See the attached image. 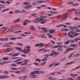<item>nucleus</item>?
I'll return each mask as SVG.
<instances>
[{"instance_id":"ddd939ff","label":"nucleus","mask_w":80,"mask_h":80,"mask_svg":"<svg viewBox=\"0 0 80 80\" xmlns=\"http://www.w3.org/2000/svg\"><path fill=\"white\" fill-rule=\"evenodd\" d=\"M9 31V28H6L4 29L3 30V32L4 33H5V32L6 33H7V32H8Z\"/></svg>"},{"instance_id":"4c0bfd02","label":"nucleus","mask_w":80,"mask_h":80,"mask_svg":"<svg viewBox=\"0 0 80 80\" xmlns=\"http://www.w3.org/2000/svg\"><path fill=\"white\" fill-rule=\"evenodd\" d=\"M35 15H37V14L36 13H34L31 15V17H35Z\"/></svg>"},{"instance_id":"aec40b11","label":"nucleus","mask_w":80,"mask_h":80,"mask_svg":"<svg viewBox=\"0 0 80 80\" xmlns=\"http://www.w3.org/2000/svg\"><path fill=\"white\" fill-rule=\"evenodd\" d=\"M70 47H77L78 46L75 44H71L70 45Z\"/></svg>"},{"instance_id":"f704fd0d","label":"nucleus","mask_w":80,"mask_h":80,"mask_svg":"<svg viewBox=\"0 0 80 80\" xmlns=\"http://www.w3.org/2000/svg\"><path fill=\"white\" fill-rule=\"evenodd\" d=\"M44 45H45V44H43L42 43H39V47H42Z\"/></svg>"},{"instance_id":"412c9836","label":"nucleus","mask_w":80,"mask_h":80,"mask_svg":"<svg viewBox=\"0 0 80 80\" xmlns=\"http://www.w3.org/2000/svg\"><path fill=\"white\" fill-rule=\"evenodd\" d=\"M47 20V19H46L45 20H44L41 22L40 23H41V24H44V23H45V22H46Z\"/></svg>"},{"instance_id":"a878e982","label":"nucleus","mask_w":80,"mask_h":80,"mask_svg":"<svg viewBox=\"0 0 80 80\" xmlns=\"http://www.w3.org/2000/svg\"><path fill=\"white\" fill-rule=\"evenodd\" d=\"M49 80H57V78H54L53 77L52 78L50 77L49 78Z\"/></svg>"},{"instance_id":"0e129e2a","label":"nucleus","mask_w":80,"mask_h":80,"mask_svg":"<svg viewBox=\"0 0 80 80\" xmlns=\"http://www.w3.org/2000/svg\"><path fill=\"white\" fill-rule=\"evenodd\" d=\"M55 74V72H53L52 73H50V75H54Z\"/></svg>"},{"instance_id":"f03ea898","label":"nucleus","mask_w":80,"mask_h":80,"mask_svg":"<svg viewBox=\"0 0 80 80\" xmlns=\"http://www.w3.org/2000/svg\"><path fill=\"white\" fill-rule=\"evenodd\" d=\"M25 48L28 49L26 50V51H25L26 50L25 49H24L22 50V48H21L20 51L21 52H24V54H26L28 52H30V51L31 47L30 46H26Z\"/></svg>"},{"instance_id":"2eb2a0df","label":"nucleus","mask_w":80,"mask_h":80,"mask_svg":"<svg viewBox=\"0 0 80 80\" xmlns=\"http://www.w3.org/2000/svg\"><path fill=\"white\" fill-rule=\"evenodd\" d=\"M19 21H20V19H18L14 21L13 22L14 23H18V22Z\"/></svg>"},{"instance_id":"ea45409f","label":"nucleus","mask_w":80,"mask_h":80,"mask_svg":"<svg viewBox=\"0 0 80 80\" xmlns=\"http://www.w3.org/2000/svg\"><path fill=\"white\" fill-rule=\"evenodd\" d=\"M72 24V23L71 22H67L66 23V25H70Z\"/></svg>"},{"instance_id":"79ce46f5","label":"nucleus","mask_w":80,"mask_h":80,"mask_svg":"<svg viewBox=\"0 0 80 80\" xmlns=\"http://www.w3.org/2000/svg\"><path fill=\"white\" fill-rule=\"evenodd\" d=\"M46 64V62H44L41 64V65H42V66H43V65H45Z\"/></svg>"},{"instance_id":"2f4dec72","label":"nucleus","mask_w":80,"mask_h":80,"mask_svg":"<svg viewBox=\"0 0 80 80\" xmlns=\"http://www.w3.org/2000/svg\"><path fill=\"white\" fill-rule=\"evenodd\" d=\"M23 5H29L30 3L27 2H25L23 3Z\"/></svg>"},{"instance_id":"f3484780","label":"nucleus","mask_w":80,"mask_h":80,"mask_svg":"<svg viewBox=\"0 0 80 80\" xmlns=\"http://www.w3.org/2000/svg\"><path fill=\"white\" fill-rule=\"evenodd\" d=\"M74 50L73 48H70L67 49V51H68L69 52V51H72V50Z\"/></svg>"},{"instance_id":"7c9ffc66","label":"nucleus","mask_w":80,"mask_h":80,"mask_svg":"<svg viewBox=\"0 0 80 80\" xmlns=\"http://www.w3.org/2000/svg\"><path fill=\"white\" fill-rule=\"evenodd\" d=\"M60 63L58 62L55 64L54 67H56L57 66H58V65H60Z\"/></svg>"},{"instance_id":"9d476101","label":"nucleus","mask_w":80,"mask_h":80,"mask_svg":"<svg viewBox=\"0 0 80 80\" xmlns=\"http://www.w3.org/2000/svg\"><path fill=\"white\" fill-rule=\"evenodd\" d=\"M49 33H51V34H52L53 33H55V29H52L49 31Z\"/></svg>"},{"instance_id":"774afa93","label":"nucleus","mask_w":80,"mask_h":80,"mask_svg":"<svg viewBox=\"0 0 80 80\" xmlns=\"http://www.w3.org/2000/svg\"><path fill=\"white\" fill-rule=\"evenodd\" d=\"M45 50V48H42L38 50V51H42V50Z\"/></svg>"},{"instance_id":"6e6552de","label":"nucleus","mask_w":80,"mask_h":80,"mask_svg":"<svg viewBox=\"0 0 80 80\" xmlns=\"http://www.w3.org/2000/svg\"><path fill=\"white\" fill-rule=\"evenodd\" d=\"M74 13L76 15L79 16V15H80V11L78 10L74 12Z\"/></svg>"},{"instance_id":"5fc2aeb1","label":"nucleus","mask_w":80,"mask_h":80,"mask_svg":"<svg viewBox=\"0 0 80 80\" xmlns=\"http://www.w3.org/2000/svg\"><path fill=\"white\" fill-rule=\"evenodd\" d=\"M51 52L53 54V55H54V54H55V53H56V52L54 50L52 51Z\"/></svg>"},{"instance_id":"de8ad7c7","label":"nucleus","mask_w":80,"mask_h":80,"mask_svg":"<svg viewBox=\"0 0 80 80\" xmlns=\"http://www.w3.org/2000/svg\"><path fill=\"white\" fill-rule=\"evenodd\" d=\"M15 48L16 49V50H18L19 51H20V48L16 47Z\"/></svg>"},{"instance_id":"39448f33","label":"nucleus","mask_w":80,"mask_h":80,"mask_svg":"<svg viewBox=\"0 0 80 80\" xmlns=\"http://www.w3.org/2000/svg\"><path fill=\"white\" fill-rule=\"evenodd\" d=\"M61 20L62 21H63V20H65L66 19V18H67V16L65 14H62L61 16Z\"/></svg>"},{"instance_id":"c9c22d12","label":"nucleus","mask_w":80,"mask_h":80,"mask_svg":"<svg viewBox=\"0 0 80 80\" xmlns=\"http://www.w3.org/2000/svg\"><path fill=\"white\" fill-rule=\"evenodd\" d=\"M36 74H40V71H34Z\"/></svg>"},{"instance_id":"393cba45","label":"nucleus","mask_w":80,"mask_h":80,"mask_svg":"<svg viewBox=\"0 0 80 80\" xmlns=\"http://www.w3.org/2000/svg\"><path fill=\"white\" fill-rule=\"evenodd\" d=\"M24 21L27 23H31V21L28 20H25Z\"/></svg>"},{"instance_id":"f257e3e1","label":"nucleus","mask_w":80,"mask_h":80,"mask_svg":"<svg viewBox=\"0 0 80 80\" xmlns=\"http://www.w3.org/2000/svg\"><path fill=\"white\" fill-rule=\"evenodd\" d=\"M79 34H80L79 33H75V31L73 30L69 31L68 33V37L70 38H73L74 37H76Z\"/></svg>"},{"instance_id":"c756f323","label":"nucleus","mask_w":80,"mask_h":80,"mask_svg":"<svg viewBox=\"0 0 80 80\" xmlns=\"http://www.w3.org/2000/svg\"><path fill=\"white\" fill-rule=\"evenodd\" d=\"M2 59H3V60H7L8 59V58L3 57L2 58Z\"/></svg>"},{"instance_id":"13d9d810","label":"nucleus","mask_w":80,"mask_h":80,"mask_svg":"<svg viewBox=\"0 0 80 80\" xmlns=\"http://www.w3.org/2000/svg\"><path fill=\"white\" fill-rule=\"evenodd\" d=\"M3 73H4L5 74H8V72L7 71H4L3 72Z\"/></svg>"},{"instance_id":"423d86ee","label":"nucleus","mask_w":80,"mask_h":80,"mask_svg":"<svg viewBox=\"0 0 80 80\" xmlns=\"http://www.w3.org/2000/svg\"><path fill=\"white\" fill-rule=\"evenodd\" d=\"M9 78L10 77L7 75H5L3 76L0 75V79H5V78Z\"/></svg>"},{"instance_id":"20e7f679","label":"nucleus","mask_w":80,"mask_h":80,"mask_svg":"<svg viewBox=\"0 0 80 80\" xmlns=\"http://www.w3.org/2000/svg\"><path fill=\"white\" fill-rule=\"evenodd\" d=\"M35 74H36V73L35 71H33L31 72L30 75L31 77H32V78H36L37 77V75H36Z\"/></svg>"},{"instance_id":"49530a36","label":"nucleus","mask_w":80,"mask_h":80,"mask_svg":"<svg viewBox=\"0 0 80 80\" xmlns=\"http://www.w3.org/2000/svg\"><path fill=\"white\" fill-rule=\"evenodd\" d=\"M35 61L36 62H41V60L38 59V58L36 59H35Z\"/></svg>"},{"instance_id":"1a4fd4ad","label":"nucleus","mask_w":80,"mask_h":80,"mask_svg":"<svg viewBox=\"0 0 80 80\" xmlns=\"http://www.w3.org/2000/svg\"><path fill=\"white\" fill-rule=\"evenodd\" d=\"M63 26L64 28H66V27H67V26L65 25H63V24H62L56 26V27L57 28L60 27H62V26Z\"/></svg>"},{"instance_id":"bf43d9fd","label":"nucleus","mask_w":80,"mask_h":80,"mask_svg":"<svg viewBox=\"0 0 80 80\" xmlns=\"http://www.w3.org/2000/svg\"><path fill=\"white\" fill-rule=\"evenodd\" d=\"M68 28H70V29H71V30H73V27H72V26H68Z\"/></svg>"},{"instance_id":"a18cd8bd","label":"nucleus","mask_w":80,"mask_h":80,"mask_svg":"<svg viewBox=\"0 0 80 80\" xmlns=\"http://www.w3.org/2000/svg\"><path fill=\"white\" fill-rule=\"evenodd\" d=\"M44 56H45L46 57L45 58H48V56H49V54H45Z\"/></svg>"},{"instance_id":"864d4df0","label":"nucleus","mask_w":80,"mask_h":80,"mask_svg":"<svg viewBox=\"0 0 80 80\" xmlns=\"http://www.w3.org/2000/svg\"><path fill=\"white\" fill-rule=\"evenodd\" d=\"M20 59H17V60H15L14 61V62H19V61H20Z\"/></svg>"},{"instance_id":"c85d7f7f","label":"nucleus","mask_w":80,"mask_h":80,"mask_svg":"<svg viewBox=\"0 0 80 80\" xmlns=\"http://www.w3.org/2000/svg\"><path fill=\"white\" fill-rule=\"evenodd\" d=\"M42 38H45V36L44 34H40L39 35Z\"/></svg>"},{"instance_id":"cd10ccee","label":"nucleus","mask_w":80,"mask_h":80,"mask_svg":"<svg viewBox=\"0 0 80 80\" xmlns=\"http://www.w3.org/2000/svg\"><path fill=\"white\" fill-rule=\"evenodd\" d=\"M9 10H10V9L9 8H7V9H4V10H2V12H7V11H9Z\"/></svg>"},{"instance_id":"5701e85b","label":"nucleus","mask_w":80,"mask_h":80,"mask_svg":"<svg viewBox=\"0 0 80 80\" xmlns=\"http://www.w3.org/2000/svg\"><path fill=\"white\" fill-rule=\"evenodd\" d=\"M70 43V40L66 41L64 43V45H68Z\"/></svg>"},{"instance_id":"7ed1b4c3","label":"nucleus","mask_w":80,"mask_h":80,"mask_svg":"<svg viewBox=\"0 0 80 80\" xmlns=\"http://www.w3.org/2000/svg\"><path fill=\"white\" fill-rule=\"evenodd\" d=\"M44 18H47V16H46L43 17H40L39 18H36L35 19V20L36 21H34V22L35 23H39L40 22H42V21L44 20Z\"/></svg>"},{"instance_id":"338daca9","label":"nucleus","mask_w":80,"mask_h":80,"mask_svg":"<svg viewBox=\"0 0 80 80\" xmlns=\"http://www.w3.org/2000/svg\"><path fill=\"white\" fill-rule=\"evenodd\" d=\"M70 76L71 77H74V74H71Z\"/></svg>"},{"instance_id":"a19ab883","label":"nucleus","mask_w":80,"mask_h":80,"mask_svg":"<svg viewBox=\"0 0 80 80\" xmlns=\"http://www.w3.org/2000/svg\"><path fill=\"white\" fill-rule=\"evenodd\" d=\"M11 66L12 67H17V64L13 63V64H12L11 65Z\"/></svg>"},{"instance_id":"473e14b6","label":"nucleus","mask_w":80,"mask_h":80,"mask_svg":"<svg viewBox=\"0 0 80 80\" xmlns=\"http://www.w3.org/2000/svg\"><path fill=\"white\" fill-rule=\"evenodd\" d=\"M55 62H53V63L51 64L49 66V67H52V66H53Z\"/></svg>"},{"instance_id":"72a5a7b5","label":"nucleus","mask_w":80,"mask_h":80,"mask_svg":"<svg viewBox=\"0 0 80 80\" xmlns=\"http://www.w3.org/2000/svg\"><path fill=\"white\" fill-rule=\"evenodd\" d=\"M80 68V66H79V67H76L75 68L72 69V70H77V69H78V68Z\"/></svg>"},{"instance_id":"37998d69","label":"nucleus","mask_w":80,"mask_h":80,"mask_svg":"<svg viewBox=\"0 0 80 80\" xmlns=\"http://www.w3.org/2000/svg\"><path fill=\"white\" fill-rule=\"evenodd\" d=\"M47 60V58H44L42 60V62H45Z\"/></svg>"},{"instance_id":"4d7b16f0","label":"nucleus","mask_w":80,"mask_h":80,"mask_svg":"<svg viewBox=\"0 0 80 80\" xmlns=\"http://www.w3.org/2000/svg\"><path fill=\"white\" fill-rule=\"evenodd\" d=\"M27 78V76H24L23 77H21V78Z\"/></svg>"},{"instance_id":"69168bd1","label":"nucleus","mask_w":80,"mask_h":80,"mask_svg":"<svg viewBox=\"0 0 80 80\" xmlns=\"http://www.w3.org/2000/svg\"><path fill=\"white\" fill-rule=\"evenodd\" d=\"M16 28H17L16 30H19L20 29V27L18 26L17 27H16Z\"/></svg>"},{"instance_id":"a211bd4d","label":"nucleus","mask_w":80,"mask_h":80,"mask_svg":"<svg viewBox=\"0 0 80 80\" xmlns=\"http://www.w3.org/2000/svg\"><path fill=\"white\" fill-rule=\"evenodd\" d=\"M47 34L48 35V37L50 38H53V36H52V35L50 34L47 33Z\"/></svg>"},{"instance_id":"9b49d317","label":"nucleus","mask_w":80,"mask_h":80,"mask_svg":"<svg viewBox=\"0 0 80 80\" xmlns=\"http://www.w3.org/2000/svg\"><path fill=\"white\" fill-rule=\"evenodd\" d=\"M59 46H60L59 47V48H58L57 50L58 51H62V50H63V48H62V46L61 45H59Z\"/></svg>"},{"instance_id":"b1692460","label":"nucleus","mask_w":80,"mask_h":80,"mask_svg":"<svg viewBox=\"0 0 80 80\" xmlns=\"http://www.w3.org/2000/svg\"><path fill=\"white\" fill-rule=\"evenodd\" d=\"M5 45H6V47H11V46L10 45V43L9 42L8 43H6Z\"/></svg>"},{"instance_id":"6ab92c4d","label":"nucleus","mask_w":80,"mask_h":80,"mask_svg":"<svg viewBox=\"0 0 80 80\" xmlns=\"http://www.w3.org/2000/svg\"><path fill=\"white\" fill-rule=\"evenodd\" d=\"M19 54H20V53H15L14 54H13V55H12V57H16V56H18V55H19Z\"/></svg>"},{"instance_id":"dca6fc26","label":"nucleus","mask_w":80,"mask_h":80,"mask_svg":"<svg viewBox=\"0 0 80 80\" xmlns=\"http://www.w3.org/2000/svg\"><path fill=\"white\" fill-rule=\"evenodd\" d=\"M25 69V67H21V69L22 70H21V72L22 73H24V72H25V70L24 69Z\"/></svg>"},{"instance_id":"09e8293b","label":"nucleus","mask_w":80,"mask_h":80,"mask_svg":"<svg viewBox=\"0 0 80 80\" xmlns=\"http://www.w3.org/2000/svg\"><path fill=\"white\" fill-rule=\"evenodd\" d=\"M31 29L32 30H35L34 26H31Z\"/></svg>"},{"instance_id":"bb28decb","label":"nucleus","mask_w":80,"mask_h":80,"mask_svg":"<svg viewBox=\"0 0 80 80\" xmlns=\"http://www.w3.org/2000/svg\"><path fill=\"white\" fill-rule=\"evenodd\" d=\"M59 47H60V45H58L57 46H54L52 47V48H58Z\"/></svg>"},{"instance_id":"6e6d98bb","label":"nucleus","mask_w":80,"mask_h":80,"mask_svg":"<svg viewBox=\"0 0 80 80\" xmlns=\"http://www.w3.org/2000/svg\"><path fill=\"white\" fill-rule=\"evenodd\" d=\"M73 53H71L70 55H69L68 58H71V57H72V55H73Z\"/></svg>"},{"instance_id":"e433bc0d","label":"nucleus","mask_w":80,"mask_h":80,"mask_svg":"<svg viewBox=\"0 0 80 80\" xmlns=\"http://www.w3.org/2000/svg\"><path fill=\"white\" fill-rule=\"evenodd\" d=\"M10 39L11 40H16L17 38H14V37L11 38Z\"/></svg>"},{"instance_id":"f8f14e48","label":"nucleus","mask_w":80,"mask_h":80,"mask_svg":"<svg viewBox=\"0 0 80 80\" xmlns=\"http://www.w3.org/2000/svg\"><path fill=\"white\" fill-rule=\"evenodd\" d=\"M80 56V54L78 53L76 54H75L73 56V58H76V57H78Z\"/></svg>"},{"instance_id":"3c124183","label":"nucleus","mask_w":80,"mask_h":80,"mask_svg":"<svg viewBox=\"0 0 80 80\" xmlns=\"http://www.w3.org/2000/svg\"><path fill=\"white\" fill-rule=\"evenodd\" d=\"M33 64L34 65H36L37 66H38L39 65V64H38L37 62H35L33 63Z\"/></svg>"},{"instance_id":"e2e57ef3","label":"nucleus","mask_w":80,"mask_h":80,"mask_svg":"<svg viewBox=\"0 0 80 80\" xmlns=\"http://www.w3.org/2000/svg\"><path fill=\"white\" fill-rule=\"evenodd\" d=\"M73 2H68V4L69 5H73Z\"/></svg>"},{"instance_id":"052dcab7","label":"nucleus","mask_w":80,"mask_h":80,"mask_svg":"<svg viewBox=\"0 0 80 80\" xmlns=\"http://www.w3.org/2000/svg\"><path fill=\"white\" fill-rule=\"evenodd\" d=\"M0 3H4L5 4V1H0Z\"/></svg>"},{"instance_id":"4468645a","label":"nucleus","mask_w":80,"mask_h":80,"mask_svg":"<svg viewBox=\"0 0 80 80\" xmlns=\"http://www.w3.org/2000/svg\"><path fill=\"white\" fill-rule=\"evenodd\" d=\"M41 29H42L43 32H47V29L45 28H42Z\"/></svg>"},{"instance_id":"603ef678","label":"nucleus","mask_w":80,"mask_h":80,"mask_svg":"<svg viewBox=\"0 0 80 80\" xmlns=\"http://www.w3.org/2000/svg\"><path fill=\"white\" fill-rule=\"evenodd\" d=\"M24 33L25 34H26V35H29V34H30V32H24Z\"/></svg>"},{"instance_id":"0eeeda50","label":"nucleus","mask_w":80,"mask_h":80,"mask_svg":"<svg viewBox=\"0 0 80 80\" xmlns=\"http://www.w3.org/2000/svg\"><path fill=\"white\" fill-rule=\"evenodd\" d=\"M11 50H12V48H10L6 49L4 52V53H8L11 52Z\"/></svg>"},{"instance_id":"58836bf2","label":"nucleus","mask_w":80,"mask_h":80,"mask_svg":"<svg viewBox=\"0 0 80 80\" xmlns=\"http://www.w3.org/2000/svg\"><path fill=\"white\" fill-rule=\"evenodd\" d=\"M50 50L49 49H48V50H44L43 51V53H46L47 52H48L49 51H50Z\"/></svg>"},{"instance_id":"680f3d73","label":"nucleus","mask_w":80,"mask_h":80,"mask_svg":"<svg viewBox=\"0 0 80 80\" xmlns=\"http://www.w3.org/2000/svg\"><path fill=\"white\" fill-rule=\"evenodd\" d=\"M27 23L24 21V22L23 23V24L24 25V26H26V25H27Z\"/></svg>"},{"instance_id":"8fccbe9b","label":"nucleus","mask_w":80,"mask_h":80,"mask_svg":"<svg viewBox=\"0 0 80 80\" xmlns=\"http://www.w3.org/2000/svg\"><path fill=\"white\" fill-rule=\"evenodd\" d=\"M35 47H40V44H37L35 45Z\"/></svg>"},{"instance_id":"4be33fe9","label":"nucleus","mask_w":80,"mask_h":80,"mask_svg":"<svg viewBox=\"0 0 80 80\" xmlns=\"http://www.w3.org/2000/svg\"><path fill=\"white\" fill-rule=\"evenodd\" d=\"M74 63V62H69L66 64L65 65H70V64H72V63Z\"/></svg>"},{"instance_id":"c03bdc74","label":"nucleus","mask_w":80,"mask_h":80,"mask_svg":"<svg viewBox=\"0 0 80 80\" xmlns=\"http://www.w3.org/2000/svg\"><path fill=\"white\" fill-rule=\"evenodd\" d=\"M70 43H74L75 42V40H69V42Z\"/></svg>"}]
</instances>
